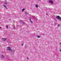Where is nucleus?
Here are the masks:
<instances>
[{
    "instance_id": "9b49d317",
    "label": "nucleus",
    "mask_w": 61,
    "mask_h": 61,
    "mask_svg": "<svg viewBox=\"0 0 61 61\" xmlns=\"http://www.w3.org/2000/svg\"><path fill=\"white\" fill-rule=\"evenodd\" d=\"M24 10H25V9H23L22 10V12H23V11H24Z\"/></svg>"
},
{
    "instance_id": "423d86ee",
    "label": "nucleus",
    "mask_w": 61,
    "mask_h": 61,
    "mask_svg": "<svg viewBox=\"0 0 61 61\" xmlns=\"http://www.w3.org/2000/svg\"><path fill=\"white\" fill-rule=\"evenodd\" d=\"M1 57H2V58H4V57H5L3 55H1Z\"/></svg>"
},
{
    "instance_id": "f8f14e48",
    "label": "nucleus",
    "mask_w": 61,
    "mask_h": 61,
    "mask_svg": "<svg viewBox=\"0 0 61 61\" xmlns=\"http://www.w3.org/2000/svg\"><path fill=\"white\" fill-rule=\"evenodd\" d=\"M37 37H38V38H40V36H37Z\"/></svg>"
},
{
    "instance_id": "6e6552de",
    "label": "nucleus",
    "mask_w": 61,
    "mask_h": 61,
    "mask_svg": "<svg viewBox=\"0 0 61 61\" xmlns=\"http://www.w3.org/2000/svg\"><path fill=\"white\" fill-rule=\"evenodd\" d=\"M36 7H38V5L37 4H36L35 5Z\"/></svg>"
},
{
    "instance_id": "ddd939ff",
    "label": "nucleus",
    "mask_w": 61,
    "mask_h": 61,
    "mask_svg": "<svg viewBox=\"0 0 61 61\" xmlns=\"http://www.w3.org/2000/svg\"><path fill=\"white\" fill-rule=\"evenodd\" d=\"M6 5V4H7V3H6V2H5V3H4Z\"/></svg>"
},
{
    "instance_id": "aec40b11",
    "label": "nucleus",
    "mask_w": 61,
    "mask_h": 61,
    "mask_svg": "<svg viewBox=\"0 0 61 61\" xmlns=\"http://www.w3.org/2000/svg\"><path fill=\"white\" fill-rule=\"evenodd\" d=\"M39 0V1H40V0Z\"/></svg>"
},
{
    "instance_id": "a211bd4d",
    "label": "nucleus",
    "mask_w": 61,
    "mask_h": 61,
    "mask_svg": "<svg viewBox=\"0 0 61 61\" xmlns=\"http://www.w3.org/2000/svg\"><path fill=\"white\" fill-rule=\"evenodd\" d=\"M0 29H1V27H0Z\"/></svg>"
},
{
    "instance_id": "7ed1b4c3",
    "label": "nucleus",
    "mask_w": 61,
    "mask_h": 61,
    "mask_svg": "<svg viewBox=\"0 0 61 61\" xmlns=\"http://www.w3.org/2000/svg\"><path fill=\"white\" fill-rule=\"evenodd\" d=\"M49 3L51 4H53L54 3V2L52 0H50L49 1Z\"/></svg>"
},
{
    "instance_id": "4468645a",
    "label": "nucleus",
    "mask_w": 61,
    "mask_h": 61,
    "mask_svg": "<svg viewBox=\"0 0 61 61\" xmlns=\"http://www.w3.org/2000/svg\"><path fill=\"white\" fill-rule=\"evenodd\" d=\"M8 26H6V28H8Z\"/></svg>"
},
{
    "instance_id": "0eeeda50",
    "label": "nucleus",
    "mask_w": 61,
    "mask_h": 61,
    "mask_svg": "<svg viewBox=\"0 0 61 61\" xmlns=\"http://www.w3.org/2000/svg\"><path fill=\"white\" fill-rule=\"evenodd\" d=\"M3 6L4 7H5L6 8V9H7V8L6 7V6L5 5H3Z\"/></svg>"
},
{
    "instance_id": "1a4fd4ad",
    "label": "nucleus",
    "mask_w": 61,
    "mask_h": 61,
    "mask_svg": "<svg viewBox=\"0 0 61 61\" xmlns=\"http://www.w3.org/2000/svg\"><path fill=\"white\" fill-rule=\"evenodd\" d=\"M30 19V22L31 23H32V21H31V18H30L29 19Z\"/></svg>"
},
{
    "instance_id": "f257e3e1",
    "label": "nucleus",
    "mask_w": 61,
    "mask_h": 61,
    "mask_svg": "<svg viewBox=\"0 0 61 61\" xmlns=\"http://www.w3.org/2000/svg\"><path fill=\"white\" fill-rule=\"evenodd\" d=\"M56 18L57 19H58L59 20H61V17L59 16H56Z\"/></svg>"
},
{
    "instance_id": "f3484780",
    "label": "nucleus",
    "mask_w": 61,
    "mask_h": 61,
    "mask_svg": "<svg viewBox=\"0 0 61 61\" xmlns=\"http://www.w3.org/2000/svg\"><path fill=\"white\" fill-rule=\"evenodd\" d=\"M13 28L15 29V27H14Z\"/></svg>"
},
{
    "instance_id": "2eb2a0df",
    "label": "nucleus",
    "mask_w": 61,
    "mask_h": 61,
    "mask_svg": "<svg viewBox=\"0 0 61 61\" xmlns=\"http://www.w3.org/2000/svg\"><path fill=\"white\" fill-rule=\"evenodd\" d=\"M58 25V27H59V26H60L59 25Z\"/></svg>"
},
{
    "instance_id": "39448f33",
    "label": "nucleus",
    "mask_w": 61,
    "mask_h": 61,
    "mask_svg": "<svg viewBox=\"0 0 61 61\" xmlns=\"http://www.w3.org/2000/svg\"><path fill=\"white\" fill-rule=\"evenodd\" d=\"M20 22L21 23H23V24H25V23H24V22L22 20H20Z\"/></svg>"
},
{
    "instance_id": "f03ea898",
    "label": "nucleus",
    "mask_w": 61,
    "mask_h": 61,
    "mask_svg": "<svg viewBox=\"0 0 61 61\" xmlns=\"http://www.w3.org/2000/svg\"><path fill=\"white\" fill-rule=\"evenodd\" d=\"M7 50H9V51H11V47H7Z\"/></svg>"
},
{
    "instance_id": "20e7f679",
    "label": "nucleus",
    "mask_w": 61,
    "mask_h": 61,
    "mask_svg": "<svg viewBox=\"0 0 61 61\" xmlns=\"http://www.w3.org/2000/svg\"><path fill=\"white\" fill-rule=\"evenodd\" d=\"M2 39L4 41H6L7 39L6 38H2Z\"/></svg>"
},
{
    "instance_id": "6ab92c4d",
    "label": "nucleus",
    "mask_w": 61,
    "mask_h": 61,
    "mask_svg": "<svg viewBox=\"0 0 61 61\" xmlns=\"http://www.w3.org/2000/svg\"><path fill=\"white\" fill-rule=\"evenodd\" d=\"M46 15H47V13H46Z\"/></svg>"
},
{
    "instance_id": "dca6fc26",
    "label": "nucleus",
    "mask_w": 61,
    "mask_h": 61,
    "mask_svg": "<svg viewBox=\"0 0 61 61\" xmlns=\"http://www.w3.org/2000/svg\"><path fill=\"white\" fill-rule=\"evenodd\" d=\"M23 44H22V46H23Z\"/></svg>"
},
{
    "instance_id": "9d476101",
    "label": "nucleus",
    "mask_w": 61,
    "mask_h": 61,
    "mask_svg": "<svg viewBox=\"0 0 61 61\" xmlns=\"http://www.w3.org/2000/svg\"><path fill=\"white\" fill-rule=\"evenodd\" d=\"M25 14H26V15H28V13L27 12H25Z\"/></svg>"
}]
</instances>
